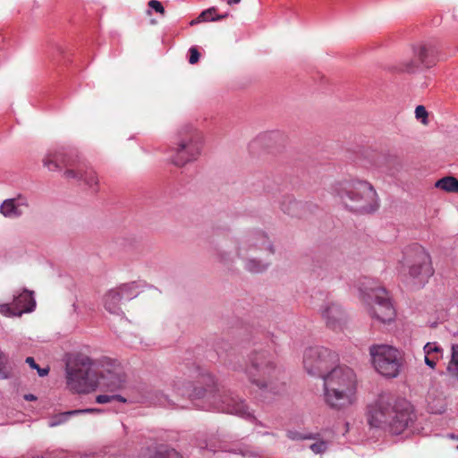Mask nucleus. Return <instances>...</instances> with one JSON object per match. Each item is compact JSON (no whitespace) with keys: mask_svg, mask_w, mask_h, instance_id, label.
<instances>
[{"mask_svg":"<svg viewBox=\"0 0 458 458\" xmlns=\"http://www.w3.org/2000/svg\"><path fill=\"white\" fill-rule=\"evenodd\" d=\"M369 423L375 428L389 430L399 435L413 420L412 407L403 399L390 394H380L369 408Z\"/></svg>","mask_w":458,"mask_h":458,"instance_id":"nucleus-1","label":"nucleus"},{"mask_svg":"<svg viewBox=\"0 0 458 458\" xmlns=\"http://www.w3.org/2000/svg\"><path fill=\"white\" fill-rule=\"evenodd\" d=\"M202 382L207 388L192 386L191 383L185 380H178L174 383V391L182 396H188L191 400L204 398L207 394L216 408L223 412L236 414L242 417H250L251 414L246 403L230 391L220 390L215 386L214 378L209 374L201 376Z\"/></svg>","mask_w":458,"mask_h":458,"instance_id":"nucleus-2","label":"nucleus"},{"mask_svg":"<svg viewBox=\"0 0 458 458\" xmlns=\"http://www.w3.org/2000/svg\"><path fill=\"white\" fill-rule=\"evenodd\" d=\"M324 399L334 409H344L355 402L357 377L353 369L344 366H333L322 377Z\"/></svg>","mask_w":458,"mask_h":458,"instance_id":"nucleus-3","label":"nucleus"},{"mask_svg":"<svg viewBox=\"0 0 458 458\" xmlns=\"http://www.w3.org/2000/svg\"><path fill=\"white\" fill-rule=\"evenodd\" d=\"M332 194L340 199L353 213L369 214L378 208L377 196L373 186L363 180L344 179L331 186Z\"/></svg>","mask_w":458,"mask_h":458,"instance_id":"nucleus-4","label":"nucleus"},{"mask_svg":"<svg viewBox=\"0 0 458 458\" xmlns=\"http://www.w3.org/2000/svg\"><path fill=\"white\" fill-rule=\"evenodd\" d=\"M43 164L49 171L65 168V178L83 181L92 192L98 191V179L96 173L80 158L74 149L61 148L49 150L43 159Z\"/></svg>","mask_w":458,"mask_h":458,"instance_id":"nucleus-5","label":"nucleus"},{"mask_svg":"<svg viewBox=\"0 0 458 458\" xmlns=\"http://www.w3.org/2000/svg\"><path fill=\"white\" fill-rule=\"evenodd\" d=\"M97 360L81 352L66 354L65 373L67 387L73 393L87 394L98 386Z\"/></svg>","mask_w":458,"mask_h":458,"instance_id":"nucleus-6","label":"nucleus"},{"mask_svg":"<svg viewBox=\"0 0 458 458\" xmlns=\"http://www.w3.org/2000/svg\"><path fill=\"white\" fill-rule=\"evenodd\" d=\"M359 291L372 318L383 324L394 319L396 311L386 288L373 279L365 277L360 282Z\"/></svg>","mask_w":458,"mask_h":458,"instance_id":"nucleus-7","label":"nucleus"},{"mask_svg":"<svg viewBox=\"0 0 458 458\" xmlns=\"http://www.w3.org/2000/svg\"><path fill=\"white\" fill-rule=\"evenodd\" d=\"M246 374L249 381L260 390L277 394L284 386L280 382V370L265 353H256L250 358Z\"/></svg>","mask_w":458,"mask_h":458,"instance_id":"nucleus-8","label":"nucleus"},{"mask_svg":"<svg viewBox=\"0 0 458 458\" xmlns=\"http://www.w3.org/2000/svg\"><path fill=\"white\" fill-rule=\"evenodd\" d=\"M202 140L199 133L188 127L185 132L178 137L176 147L172 149L171 161L177 166L195 161L200 156Z\"/></svg>","mask_w":458,"mask_h":458,"instance_id":"nucleus-9","label":"nucleus"},{"mask_svg":"<svg viewBox=\"0 0 458 458\" xmlns=\"http://www.w3.org/2000/svg\"><path fill=\"white\" fill-rule=\"evenodd\" d=\"M338 361V357L325 345H310L303 354V366L311 376L321 377Z\"/></svg>","mask_w":458,"mask_h":458,"instance_id":"nucleus-10","label":"nucleus"},{"mask_svg":"<svg viewBox=\"0 0 458 458\" xmlns=\"http://www.w3.org/2000/svg\"><path fill=\"white\" fill-rule=\"evenodd\" d=\"M96 368L98 384L102 380L103 385L110 391L127 389V374L119 360L109 357H102L97 360Z\"/></svg>","mask_w":458,"mask_h":458,"instance_id":"nucleus-11","label":"nucleus"},{"mask_svg":"<svg viewBox=\"0 0 458 458\" xmlns=\"http://www.w3.org/2000/svg\"><path fill=\"white\" fill-rule=\"evenodd\" d=\"M375 369L383 376L394 377L399 373L401 356L393 345H372L369 350Z\"/></svg>","mask_w":458,"mask_h":458,"instance_id":"nucleus-12","label":"nucleus"},{"mask_svg":"<svg viewBox=\"0 0 458 458\" xmlns=\"http://www.w3.org/2000/svg\"><path fill=\"white\" fill-rule=\"evenodd\" d=\"M411 250L414 253V259L409 267L408 279L414 288L419 289L426 284L434 269L430 256L422 246L416 244L411 247Z\"/></svg>","mask_w":458,"mask_h":458,"instance_id":"nucleus-13","label":"nucleus"},{"mask_svg":"<svg viewBox=\"0 0 458 458\" xmlns=\"http://www.w3.org/2000/svg\"><path fill=\"white\" fill-rule=\"evenodd\" d=\"M415 61H411L405 65L404 71L414 72L419 66L429 68L439 60L438 47L435 43H420L413 47Z\"/></svg>","mask_w":458,"mask_h":458,"instance_id":"nucleus-14","label":"nucleus"},{"mask_svg":"<svg viewBox=\"0 0 458 458\" xmlns=\"http://www.w3.org/2000/svg\"><path fill=\"white\" fill-rule=\"evenodd\" d=\"M319 312L327 327L332 330H340L346 323V313L338 302L327 300L319 308Z\"/></svg>","mask_w":458,"mask_h":458,"instance_id":"nucleus-15","label":"nucleus"},{"mask_svg":"<svg viewBox=\"0 0 458 458\" xmlns=\"http://www.w3.org/2000/svg\"><path fill=\"white\" fill-rule=\"evenodd\" d=\"M30 206L29 199L23 194H18L14 198L4 199L0 205V214L5 218L16 219L24 214V210Z\"/></svg>","mask_w":458,"mask_h":458,"instance_id":"nucleus-16","label":"nucleus"},{"mask_svg":"<svg viewBox=\"0 0 458 458\" xmlns=\"http://www.w3.org/2000/svg\"><path fill=\"white\" fill-rule=\"evenodd\" d=\"M139 458H182V455L174 449L166 445L157 444L155 441H149L146 445L142 446Z\"/></svg>","mask_w":458,"mask_h":458,"instance_id":"nucleus-17","label":"nucleus"},{"mask_svg":"<svg viewBox=\"0 0 458 458\" xmlns=\"http://www.w3.org/2000/svg\"><path fill=\"white\" fill-rule=\"evenodd\" d=\"M13 301L14 303V306L17 307L18 315L30 313L36 308V300L34 297V293L27 289H23L20 293H15L13 294Z\"/></svg>","mask_w":458,"mask_h":458,"instance_id":"nucleus-18","label":"nucleus"},{"mask_svg":"<svg viewBox=\"0 0 458 458\" xmlns=\"http://www.w3.org/2000/svg\"><path fill=\"white\" fill-rule=\"evenodd\" d=\"M144 287L152 288L153 286L148 285L142 281H132L123 284L117 288H114V290H116L119 293V296H121L122 300L131 301L136 298L139 295L140 289Z\"/></svg>","mask_w":458,"mask_h":458,"instance_id":"nucleus-19","label":"nucleus"},{"mask_svg":"<svg viewBox=\"0 0 458 458\" xmlns=\"http://www.w3.org/2000/svg\"><path fill=\"white\" fill-rule=\"evenodd\" d=\"M122 301L123 300L116 290H109L103 298L105 310L110 314L123 316V312L120 306Z\"/></svg>","mask_w":458,"mask_h":458,"instance_id":"nucleus-20","label":"nucleus"},{"mask_svg":"<svg viewBox=\"0 0 458 458\" xmlns=\"http://www.w3.org/2000/svg\"><path fill=\"white\" fill-rule=\"evenodd\" d=\"M245 242L250 247L265 250L271 254L274 253L273 245L268 242L267 235L262 231H255L251 233L247 236Z\"/></svg>","mask_w":458,"mask_h":458,"instance_id":"nucleus-21","label":"nucleus"},{"mask_svg":"<svg viewBox=\"0 0 458 458\" xmlns=\"http://www.w3.org/2000/svg\"><path fill=\"white\" fill-rule=\"evenodd\" d=\"M281 209L284 213L297 216L300 215V209L302 208V203L296 200L293 196L287 195L284 197L283 201L280 203Z\"/></svg>","mask_w":458,"mask_h":458,"instance_id":"nucleus-22","label":"nucleus"},{"mask_svg":"<svg viewBox=\"0 0 458 458\" xmlns=\"http://www.w3.org/2000/svg\"><path fill=\"white\" fill-rule=\"evenodd\" d=\"M435 186L446 192H458V180L452 176H446L437 181Z\"/></svg>","mask_w":458,"mask_h":458,"instance_id":"nucleus-23","label":"nucleus"},{"mask_svg":"<svg viewBox=\"0 0 458 458\" xmlns=\"http://www.w3.org/2000/svg\"><path fill=\"white\" fill-rule=\"evenodd\" d=\"M244 267L249 272L261 273L267 268L268 264L265 263L259 259H248L245 260Z\"/></svg>","mask_w":458,"mask_h":458,"instance_id":"nucleus-24","label":"nucleus"},{"mask_svg":"<svg viewBox=\"0 0 458 458\" xmlns=\"http://www.w3.org/2000/svg\"><path fill=\"white\" fill-rule=\"evenodd\" d=\"M424 352L426 364L431 369H434L436 365V358L434 355L440 352L441 349L437 345H424Z\"/></svg>","mask_w":458,"mask_h":458,"instance_id":"nucleus-25","label":"nucleus"},{"mask_svg":"<svg viewBox=\"0 0 458 458\" xmlns=\"http://www.w3.org/2000/svg\"><path fill=\"white\" fill-rule=\"evenodd\" d=\"M447 369L452 375L458 377V345H452V359Z\"/></svg>","mask_w":458,"mask_h":458,"instance_id":"nucleus-26","label":"nucleus"},{"mask_svg":"<svg viewBox=\"0 0 458 458\" xmlns=\"http://www.w3.org/2000/svg\"><path fill=\"white\" fill-rule=\"evenodd\" d=\"M17 307L14 306V303H2L0 304V314L7 318L13 317H21V315H18Z\"/></svg>","mask_w":458,"mask_h":458,"instance_id":"nucleus-27","label":"nucleus"},{"mask_svg":"<svg viewBox=\"0 0 458 458\" xmlns=\"http://www.w3.org/2000/svg\"><path fill=\"white\" fill-rule=\"evenodd\" d=\"M215 8H209L205 11H203L197 20H193L191 21V25H193L198 22L201 21H216L215 16H213V13H215Z\"/></svg>","mask_w":458,"mask_h":458,"instance_id":"nucleus-28","label":"nucleus"},{"mask_svg":"<svg viewBox=\"0 0 458 458\" xmlns=\"http://www.w3.org/2000/svg\"><path fill=\"white\" fill-rule=\"evenodd\" d=\"M7 357L0 350V377L6 378L8 377V369L6 367Z\"/></svg>","mask_w":458,"mask_h":458,"instance_id":"nucleus-29","label":"nucleus"},{"mask_svg":"<svg viewBox=\"0 0 458 458\" xmlns=\"http://www.w3.org/2000/svg\"><path fill=\"white\" fill-rule=\"evenodd\" d=\"M327 448V444L325 441H318L310 445V449L315 454H322Z\"/></svg>","mask_w":458,"mask_h":458,"instance_id":"nucleus-30","label":"nucleus"},{"mask_svg":"<svg viewBox=\"0 0 458 458\" xmlns=\"http://www.w3.org/2000/svg\"><path fill=\"white\" fill-rule=\"evenodd\" d=\"M415 116L417 119L421 120L423 123H426L428 117V112L423 106H418L415 109Z\"/></svg>","mask_w":458,"mask_h":458,"instance_id":"nucleus-31","label":"nucleus"},{"mask_svg":"<svg viewBox=\"0 0 458 458\" xmlns=\"http://www.w3.org/2000/svg\"><path fill=\"white\" fill-rule=\"evenodd\" d=\"M199 56H200L199 52L198 51V49L195 47H191L189 49V63L191 64H194L198 63L199 60Z\"/></svg>","mask_w":458,"mask_h":458,"instance_id":"nucleus-32","label":"nucleus"},{"mask_svg":"<svg viewBox=\"0 0 458 458\" xmlns=\"http://www.w3.org/2000/svg\"><path fill=\"white\" fill-rule=\"evenodd\" d=\"M113 397V401H118L120 403H138L140 402L138 399L129 396V398H125L123 395L120 394H113L111 395Z\"/></svg>","mask_w":458,"mask_h":458,"instance_id":"nucleus-33","label":"nucleus"},{"mask_svg":"<svg viewBox=\"0 0 458 458\" xmlns=\"http://www.w3.org/2000/svg\"><path fill=\"white\" fill-rule=\"evenodd\" d=\"M148 6L157 13H163L165 9L162 4L157 0H150L148 2Z\"/></svg>","mask_w":458,"mask_h":458,"instance_id":"nucleus-34","label":"nucleus"},{"mask_svg":"<svg viewBox=\"0 0 458 458\" xmlns=\"http://www.w3.org/2000/svg\"><path fill=\"white\" fill-rule=\"evenodd\" d=\"M96 401L98 403H107L113 401V397L109 394H99L97 396Z\"/></svg>","mask_w":458,"mask_h":458,"instance_id":"nucleus-35","label":"nucleus"},{"mask_svg":"<svg viewBox=\"0 0 458 458\" xmlns=\"http://www.w3.org/2000/svg\"><path fill=\"white\" fill-rule=\"evenodd\" d=\"M288 437L293 439V440H299V439L309 438L308 437H304V436H302L301 434H300L298 432H289L288 433Z\"/></svg>","mask_w":458,"mask_h":458,"instance_id":"nucleus-36","label":"nucleus"},{"mask_svg":"<svg viewBox=\"0 0 458 458\" xmlns=\"http://www.w3.org/2000/svg\"><path fill=\"white\" fill-rule=\"evenodd\" d=\"M94 411L95 410H93V409H89V410H85V411L76 410V411H72L63 413V414H61V417H66V416H69V415H72V414L80 413V412H91V411Z\"/></svg>","mask_w":458,"mask_h":458,"instance_id":"nucleus-37","label":"nucleus"},{"mask_svg":"<svg viewBox=\"0 0 458 458\" xmlns=\"http://www.w3.org/2000/svg\"><path fill=\"white\" fill-rule=\"evenodd\" d=\"M36 341L43 343V342H52V341H64V339L63 335H61L60 334H56V336L53 339H48V340L37 339Z\"/></svg>","mask_w":458,"mask_h":458,"instance_id":"nucleus-38","label":"nucleus"},{"mask_svg":"<svg viewBox=\"0 0 458 458\" xmlns=\"http://www.w3.org/2000/svg\"><path fill=\"white\" fill-rule=\"evenodd\" d=\"M26 363H28L32 369H38V365L35 362L34 359L32 357H28L26 359Z\"/></svg>","mask_w":458,"mask_h":458,"instance_id":"nucleus-39","label":"nucleus"},{"mask_svg":"<svg viewBox=\"0 0 458 458\" xmlns=\"http://www.w3.org/2000/svg\"><path fill=\"white\" fill-rule=\"evenodd\" d=\"M267 134H261V135L258 136V137L254 140V141L252 142V144L257 145V144H259V143L263 142V140L267 138Z\"/></svg>","mask_w":458,"mask_h":458,"instance_id":"nucleus-40","label":"nucleus"},{"mask_svg":"<svg viewBox=\"0 0 458 458\" xmlns=\"http://www.w3.org/2000/svg\"><path fill=\"white\" fill-rule=\"evenodd\" d=\"M38 370V373L40 377H45L48 374L49 372V369L48 368H44V369H41L39 366H38V369H37Z\"/></svg>","mask_w":458,"mask_h":458,"instance_id":"nucleus-41","label":"nucleus"},{"mask_svg":"<svg viewBox=\"0 0 458 458\" xmlns=\"http://www.w3.org/2000/svg\"><path fill=\"white\" fill-rule=\"evenodd\" d=\"M24 399L27 401H35L37 397L31 394H29L24 395Z\"/></svg>","mask_w":458,"mask_h":458,"instance_id":"nucleus-42","label":"nucleus"},{"mask_svg":"<svg viewBox=\"0 0 458 458\" xmlns=\"http://www.w3.org/2000/svg\"><path fill=\"white\" fill-rule=\"evenodd\" d=\"M227 16H228V13H224V14H221V15H218V16L215 17V19H216V21H219V20H222V19H224V18H225Z\"/></svg>","mask_w":458,"mask_h":458,"instance_id":"nucleus-43","label":"nucleus"},{"mask_svg":"<svg viewBox=\"0 0 458 458\" xmlns=\"http://www.w3.org/2000/svg\"><path fill=\"white\" fill-rule=\"evenodd\" d=\"M241 2V0H228V4H239Z\"/></svg>","mask_w":458,"mask_h":458,"instance_id":"nucleus-44","label":"nucleus"},{"mask_svg":"<svg viewBox=\"0 0 458 458\" xmlns=\"http://www.w3.org/2000/svg\"><path fill=\"white\" fill-rule=\"evenodd\" d=\"M448 437L452 439H458V437L454 436V434H450Z\"/></svg>","mask_w":458,"mask_h":458,"instance_id":"nucleus-45","label":"nucleus"},{"mask_svg":"<svg viewBox=\"0 0 458 458\" xmlns=\"http://www.w3.org/2000/svg\"><path fill=\"white\" fill-rule=\"evenodd\" d=\"M58 423H59V422H51V423H50V426H51V427H53V426L57 425Z\"/></svg>","mask_w":458,"mask_h":458,"instance_id":"nucleus-46","label":"nucleus"},{"mask_svg":"<svg viewBox=\"0 0 458 458\" xmlns=\"http://www.w3.org/2000/svg\"><path fill=\"white\" fill-rule=\"evenodd\" d=\"M426 344H437V343L436 342H427Z\"/></svg>","mask_w":458,"mask_h":458,"instance_id":"nucleus-47","label":"nucleus"},{"mask_svg":"<svg viewBox=\"0 0 458 458\" xmlns=\"http://www.w3.org/2000/svg\"><path fill=\"white\" fill-rule=\"evenodd\" d=\"M457 450H458V445H457Z\"/></svg>","mask_w":458,"mask_h":458,"instance_id":"nucleus-48","label":"nucleus"}]
</instances>
